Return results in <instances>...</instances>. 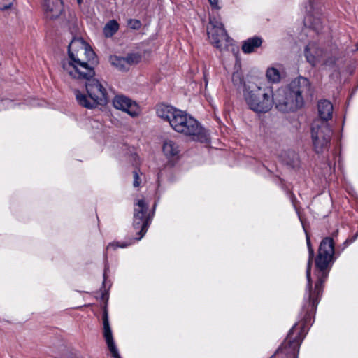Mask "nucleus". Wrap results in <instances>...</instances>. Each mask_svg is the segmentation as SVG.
<instances>
[{
  "instance_id": "obj_1",
  "label": "nucleus",
  "mask_w": 358,
  "mask_h": 358,
  "mask_svg": "<svg viewBox=\"0 0 358 358\" xmlns=\"http://www.w3.org/2000/svg\"><path fill=\"white\" fill-rule=\"evenodd\" d=\"M306 244L308 251L306 275L307 284L301 310L299 314V321L289 330L282 345L288 348L287 352L298 354L300 345L307 334L309 327L314 320L317 306L323 292V284L327 280L329 273L336 259L335 257V243L331 237L324 238L320 244L317 255L315 259L314 274L317 277L314 288L312 287L311 268L315 256L310 238L306 234Z\"/></svg>"
},
{
  "instance_id": "obj_2",
  "label": "nucleus",
  "mask_w": 358,
  "mask_h": 358,
  "mask_svg": "<svg viewBox=\"0 0 358 358\" xmlns=\"http://www.w3.org/2000/svg\"><path fill=\"white\" fill-rule=\"evenodd\" d=\"M68 59L61 62L63 71L71 78H88L95 76L98 64L95 52L81 38H74L68 46Z\"/></svg>"
},
{
  "instance_id": "obj_3",
  "label": "nucleus",
  "mask_w": 358,
  "mask_h": 358,
  "mask_svg": "<svg viewBox=\"0 0 358 358\" xmlns=\"http://www.w3.org/2000/svg\"><path fill=\"white\" fill-rule=\"evenodd\" d=\"M157 115L169 122L171 128L177 133L194 141L206 143L209 134L202 124L185 111L171 106L159 104L157 106Z\"/></svg>"
},
{
  "instance_id": "obj_4",
  "label": "nucleus",
  "mask_w": 358,
  "mask_h": 358,
  "mask_svg": "<svg viewBox=\"0 0 358 358\" xmlns=\"http://www.w3.org/2000/svg\"><path fill=\"white\" fill-rule=\"evenodd\" d=\"M310 89L309 80L299 77L292 80L287 87L278 89L274 94L276 108L281 112L288 113L296 110L303 105V94Z\"/></svg>"
},
{
  "instance_id": "obj_5",
  "label": "nucleus",
  "mask_w": 358,
  "mask_h": 358,
  "mask_svg": "<svg viewBox=\"0 0 358 358\" xmlns=\"http://www.w3.org/2000/svg\"><path fill=\"white\" fill-rule=\"evenodd\" d=\"M243 97L248 108L258 113L268 112L275 104L273 89L271 85L254 83H245Z\"/></svg>"
},
{
  "instance_id": "obj_6",
  "label": "nucleus",
  "mask_w": 358,
  "mask_h": 358,
  "mask_svg": "<svg viewBox=\"0 0 358 358\" xmlns=\"http://www.w3.org/2000/svg\"><path fill=\"white\" fill-rule=\"evenodd\" d=\"M94 76L88 78H73L85 82V91L74 90L73 93L77 103L87 109H94L99 106H106L108 103V94L106 87Z\"/></svg>"
},
{
  "instance_id": "obj_7",
  "label": "nucleus",
  "mask_w": 358,
  "mask_h": 358,
  "mask_svg": "<svg viewBox=\"0 0 358 358\" xmlns=\"http://www.w3.org/2000/svg\"><path fill=\"white\" fill-rule=\"evenodd\" d=\"M332 134L333 131L327 122L316 120L313 123L311 139L316 153H323L329 149Z\"/></svg>"
},
{
  "instance_id": "obj_8",
  "label": "nucleus",
  "mask_w": 358,
  "mask_h": 358,
  "mask_svg": "<svg viewBox=\"0 0 358 358\" xmlns=\"http://www.w3.org/2000/svg\"><path fill=\"white\" fill-rule=\"evenodd\" d=\"M133 227L138 236L134 240L140 241L146 234L152 217L148 213V203L144 199H138L134 203Z\"/></svg>"
},
{
  "instance_id": "obj_9",
  "label": "nucleus",
  "mask_w": 358,
  "mask_h": 358,
  "mask_svg": "<svg viewBox=\"0 0 358 358\" xmlns=\"http://www.w3.org/2000/svg\"><path fill=\"white\" fill-rule=\"evenodd\" d=\"M210 26L208 27V36L210 43L217 49L223 50L224 47L231 44L232 40L228 36L224 25L222 22L215 19L210 20Z\"/></svg>"
},
{
  "instance_id": "obj_10",
  "label": "nucleus",
  "mask_w": 358,
  "mask_h": 358,
  "mask_svg": "<svg viewBox=\"0 0 358 358\" xmlns=\"http://www.w3.org/2000/svg\"><path fill=\"white\" fill-rule=\"evenodd\" d=\"M113 105L115 108L127 113L133 117L139 114L138 104L124 95L115 96L113 100Z\"/></svg>"
},
{
  "instance_id": "obj_11",
  "label": "nucleus",
  "mask_w": 358,
  "mask_h": 358,
  "mask_svg": "<svg viewBox=\"0 0 358 358\" xmlns=\"http://www.w3.org/2000/svg\"><path fill=\"white\" fill-rule=\"evenodd\" d=\"M324 53L325 50L321 48L317 43L314 42L309 43L304 50L306 61L313 66H316L323 59Z\"/></svg>"
},
{
  "instance_id": "obj_12",
  "label": "nucleus",
  "mask_w": 358,
  "mask_h": 358,
  "mask_svg": "<svg viewBox=\"0 0 358 358\" xmlns=\"http://www.w3.org/2000/svg\"><path fill=\"white\" fill-rule=\"evenodd\" d=\"M102 319L103 325V336L106 339L108 348L114 358H121L113 341L112 331L109 324L108 311L106 309L103 310Z\"/></svg>"
},
{
  "instance_id": "obj_13",
  "label": "nucleus",
  "mask_w": 358,
  "mask_h": 358,
  "mask_svg": "<svg viewBox=\"0 0 358 358\" xmlns=\"http://www.w3.org/2000/svg\"><path fill=\"white\" fill-rule=\"evenodd\" d=\"M43 8L45 17L55 20L63 13L64 3L62 0H43Z\"/></svg>"
},
{
  "instance_id": "obj_14",
  "label": "nucleus",
  "mask_w": 358,
  "mask_h": 358,
  "mask_svg": "<svg viewBox=\"0 0 358 358\" xmlns=\"http://www.w3.org/2000/svg\"><path fill=\"white\" fill-rule=\"evenodd\" d=\"M341 57V53L336 45L331 44L325 49L324 55V65L328 67H334Z\"/></svg>"
},
{
  "instance_id": "obj_15",
  "label": "nucleus",
  "mask_w": 358,
  "mask_h": 358,
  "mask_svg": "<svg viewBox=\"0 0 358 358\" xmlns=\"http://www.w3.org/2000/svg\"><path fill=\"white\" fill-rule=\"evenodd\" d=\"M319 116L321 119L320 122H327V120L332 117L333 105L327 100L319 101L318 105Z\"/></svg>"
},
{
  "instance_id": "obj_16",
  "label": "nucleus",
  "mask_w": 358,
  "mask_h": 358,
  "mask_svg": "<svg viewBox=\"0 0 358 358\" xmlns=\"http://www.w3.org/2000/svg\"><path fill=\"white\" fill-rule=\"evenodd\" d=\"M163 152L168 158L171 159L178 157L180 150L176 142L171 139H166L163 144Z\"/></svg>"
},
{
  "instance_id": "obj_17",
  "label": "nucleus",
  "mask_w": 358,
  "mask_h": 358,
  "mask_svg": "<svg viewBox=\"0 0 358 358\" xmlns=\"http://www.w3.org/2000/svg\"><path fill=\"white\" fill-rule=\"evenodd\" d=\"M262 39L258 36H254L245 41L242 45V50L244 53H251L255 49L261 46Z\"/></svg>"
},
{
  "instance_id": "obj_18",
  "label": "nucleus",
  "mask_w": 358,
  "mask_h": 358,
  "mask_svg": "<svg viewBox=\"0 0 358 358\" xmlns=\"http://www.w3.org/2000/svg\"><path fill=\"white\" fill-rule=\"evenodd\" d=\"M110 64L120 71H127V62L123 57L111 55L109 58Z\"/></svg>"
},
{
  "instance_id": "obj_19",
  "label": "nucleus",
  "mask_w": 358,
  "mask_h": 358,
  "mask_svg": "<svg viewBox=\"0 0 358 358\" xmlns=\"http://www.w3.org/2000/svg\"><path fill=\"white\" fill-rule=\"evenodd\" d=\"M283 161L286 164L291 166L292 168H296L299 164L298 155L294 152H289L285 153Z\"/></svg>"
},
{
  "instance_id": "obj_20",
  "label": "nucleus",
  "mask_w": 358,
  "mask_h": 358,
  "mask_svg": "<svg viewBox=\"0 0 358 358\" xmlns=\"http://www.w3.org/2000/svg\"><path fill=\"white\" fill-rule=\"evenodd\" d=\"M118 29V23L114 20H110L105 25L103 28L104 35L106 37H111L117 31Z\"/></svg>"
},
{
  "instance_id": "obj_21",
  "label": "nucleus",
  "mask_w": 358,
  "mask_h": 358,
  "mask_svg": "<svg viewBox=\"0 0 358 358\" xmlns=\"http://www.w3.org/2000/svg\"><path fill=\"white\" fill-rule=\"evenodd\" d=\"M310 23L309 26L313 30H315L317 33H318L322 29V23L319 18H313V15L308 14L305 17V24H307Z\"/></svg>"
},
{
  "instance_id": "obj_22",
  "label": "nucleus",
  "mask_w": 358,
  "mask_h": 358,
  "mask_svg": "<svg viewBox=\"0 0 358 358\" xmlns=\"http://www.w3.org/2000/svg\"><path fill=\"white\" fill-rule=\"evenodd\" d=\"M266 76L268 81L271 83H278L280 80L279 71L273 67H271L267 69Z\"/></svg>"
},
{
  "instance_id": "obj_23",
  "label": "nucleus",
  "mask_w": 358,
  "mask_h": 358,
  "mask_svg": "<svg viewBox=\"0 0 358 358\" xmlns=\"http://www.w3.org/2000/svg\"><path fill=\"white\" fill-rule=\"evenodd\" d=\"M125 61L127 62V66L128 69L129 66L133 64H136L139 63L141 60V56L137 53H131L128 54L126 57H124Z\"/></svg>"
},
{
  "instance_id": "obj_24",
  "label": "nucleus",
  "mask_w": 358,
  "mask_h": 358,
  "mask_svg": "<svg viewBox=\"0 0 358 358\" xmlns=\"http://www.w3.org/2000/svg\"><path fill=\"white\" fill-rule=\"evenodd\" d=\"M358 237V233L355 234L354 236H352V237H350L348 238H347L344 242L341 245V251H343L348 245H350V244H352L353 242L355 241V240Z\"/></svg>"
},
{
  "instance_id": "obj_25",
  "label": "nucleus",
  "mask_w": 358,
  "mask_h": 358,
  "mask_svg": "<svg viewBox=\"0 0 358 358\" xmlns=\"http://www.w3.org/2000/svg\"><path fill=\"white\" fill-rule=\"evenodd\" d=\"M358 237V233L355 234L354 236H352V237H350L348 238H347L344 242L341 245V251H343L348 245H350V244H352L353 242L355 241V240Z\"/></svg>"
},
{
  "instance_id": "obj_26",
  "label": "nucleus",
  "mask_w": 358,
  "mask_h": 358,
  "mask_svg": "<svg viewBox=\"0 0 358 358\" xmlns=\"http://www.w3.org/2000/svg\"><path fill=\"white\" fill-rule=\"evenodd\" d=\"M358 237V233L355 234L354 236H352V237H350L348 238H347L344 242L341 245V251H343L348 245H350V244H352L353 242L355 241V240Z\"/></svg>"
},
{
  "instance_id": "obj_27",
  "label": "nucleus",
  "mask_w": 358,
  "mask_h": 358,
  "mask_svg": "<svg viewBox=\"0 0 358 358\" xmlns=\"http://www.w3.org/2000/svg\"><path fill=\"white\" fill-rule=\"evenodd\" d=\"M15 0H0V10H3L10 8Z\"/></svg>"
},
{
  "instance_id": "obj_28",
  "label": "nucleus",
  "mask_w": 358,
  "mask_h": 358,
  "mask_svg": "<svg viewBox=\"0 0 358 358\" xmlns=\"http://www.w3.org/2000/svg\"><path fill=\"white\" fill-rule=\"evenodd\" d=\"M128 24L132 29H139L141 27V23L138 20L131 19L128 22Z\"/></svg>"
},
{
  "instance_id": "obj_29",
  "label": "nucleus",
  "mask_w": 358,
  "mask_h": 358,
  "mask_svg": "<svg viewBox=\"0 0 358 358\" xmlns=\"http://www.w3.org/2000/svg\"><path fill=\"white\" fill-rule=\"evenodd\" d=\"M132 243L131 242H129V243H120L118 242L115 243H110L107 248H106V250H110L111 248H113V249H115L116 248H126L129 245H130Z\"/></svg>"
},
{
  "instance_id": "obj_30",
  "label": "nucleus",
  "mask_w": 358,
  "mask_h": 358,
  "mask_svg": "<svg viewBox=\"0 0 358 358\" xmlns=\"http://www.w3.org/2000/svg\"><path fill=\"white\" fill-rule=\"evenodd\" d=\"M133 176H134L133 186L134 187H139L141 180L140 179V177H139V175H138L137 171H134L133 172Z\"/></svg>"
},
{
  "instance_id": "obj_31",
  "label": "nucleus",
  "mask_w": 358,
  "mask_h": 358,
  "mask_svg": "<svg viewBox=\"0 0 358 358\" xmlns=\"http://www.w3.org/2000/svg\"><path fill=\"white\" fill-rule=\"evenodd\" d=\"M211 7L214 9H220V7L218 5L219 0H208Z\"/></svg>"
},
{
  "instance_id": "obj_32",
  "label": "nucleus",
  "mask_w": 358,
  "mask_h": 358,
  "mask_svg": "<svg viewBox=\"0 0 358 358\" xmlns=\"http://www.w3.org/2000/svg\"><path fill=\"white\" fill-rule=\"evenodd\" d=\"M308 13H310L313 8V0H309V9L308 7L306 8Z\"/></svg>"
},
{
  "instance_id": "obj_33",
  "label": "nucleus",
  "mask_w": 358,
  "mask_h": 358,
  "mask_svg": "<svg viewBox=\"0 0 358 358\" xmlns=\"http://www.w3.org/2000/svg\"><path fill=\"white\" fill-rule=\"evenodd\" d=\"M77 1V3L78 4L79 6H81L83 2V0H76Z\"/></svg>"
},
{
  "instance_id": "obj_34",
  "label": "nucleus",
  "mask_w": 358,
  "mask_h": 358,
  "mask_svg": "<svg viewBox=\"0 0 358 358\" xmlns=\"http://www.w3.org/2000/svg\"><path fill=\"white\" fill-rule=\"evenodd\" d=\"M3 102H4V103H10V104H12V103H12V101H9V100H4V101H3Z\"/></svg>"
},
{
  "instance_id": "obj_35",
  "label": "nucleus",
  "mask_w": 358,
  "mask_h": 358,
  "mask_svg": "<svg viewBox=\"0 0 358 358\" xmlns=\"http://www.w3.org/2000/svg\"><path fill=\"white\" fill-rule=\"evenodd\" d=\"M356 50H358V43L357 44V48Z\"/></svg>"
}]
</instances>
